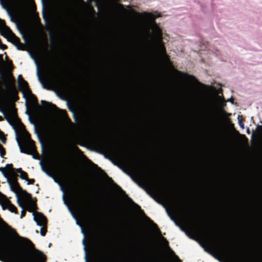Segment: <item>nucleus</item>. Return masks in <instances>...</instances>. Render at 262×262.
<instances>
[{
	"instance_id": "1",
	"label": "nucleus",
	"mask_w": 262,
	"mask_h": 262,
	"mask_svg": "<svg viewBox=\"0 0 262 262\" xmlns=\"http://www.w3.org/2000/svg\"><path fill=\"white\" fill-rule=\"evenodd\" d=\"M3 114L15 132L20 151L32 154L35 150L34 142L30 139L23 125L18 120L14 107L12 105L8 106L4 110Z\"/></svg>"
},
{
	"instance_id": "2",
	"label": "nucleus",
	"mask_w": 262,
	"mask_h": 262,
	"mask_svg": "<svg viewBox=\"0 0 262 262\" xmlns=\"http://www.w3.org/2000/svg\"><path fill=\"white\" fill-rule=\"evenodd\" d=\"M142 18L146 21L148 27L147 32L151 31L152 40L154 45L159 49L161 54L165 55V50L164 47L163 39V32L162 29L155 21V19L161 16L160 14L156 13H149L147 12L141 14Z\"/></svg>"
},
{
	"instance_id": "3",
	"label": "nucleus",
	"mask_w": 262,
	"mask_h": 262,
	"mask_svg": "<svg viewBox=\"0 0 262 262\" xmlns=\"http://www.w3.org/2000/svg\"><path fill=\"white\" fill-rule=\"evenodd\" d=\"M0 171H2L7 178L11 190L13 191L17 196L20 190V187L16 181V172L20 173V178L23 180H28L27 174L21 170L20 168L14 169L11 164H7L5 167H1Z\"/></svg>"
},
{
	"instance_id": "4",
	"label": "nucleus",
	"mask_w": 262,
	"mask_h": 262,
	"mask_svg": "<svg viewBox=\"0 0 262 262\" xmlns=\"http://www.w3.org/2000/svg\"><path fill=\"white\" fill-rule=\"evenodd\" d=\"M18 203L19 206L23 209L21 212L20 218H22L25 215V208H26L29 212H32V213L36 212V204L28 194H27L26 199L23 201V203H21L19 201H18Z\"/></svg>"
},
{
	"instance_id": "5",
	"label": "nucleus",
	"mask_w": 262,
	"mask_h": 262,
	"mask_svg": "<svg viewBox=\"0 0 262 262\" xmlns=\"http://www.w3.org/2000/svg\"><path fill=\"white\" fill-rule=\"evenodd\" d=\"M34 220L37 225L41 227L40 228V234L45 236L46 232L47 219L41 213L34 212L33 214Z\"/></svg>"
},
{
	"instance_id": "6",
	"label": "nucleus",
	"mask_w": 262,
	"mask_h": 262,
	"mask_svg": "<svg viewBox=\"0 0 262 262\" xmlns=\"http://www.w3.org/2000/svg\"><path fill=\"white\" fill-rule=\"evenodd\" d=\"M18 86L19 90L22 92L24 97L27 99H31L33 95L29 90L28 84L23 78L21 75H19L17 78Z\"/></svg>"
},
{
	"instance_id": "7",
	"label": "nucleus",
	"mask_w": 262,
	"mask_h": 262,
	"mask_svg": "<svg viewBox=\"0 0 262 262\" xmlns=\"http://www.w3.org/2000/svg\"><path fill=\"white\" fill-rule=\"evenodd\" d=\"M0 25L3 27L2 33L8 39L14 43H17L18 38L12 32L10 29L6 26H4L3 20L0 19Z\"/></svg>"
},
{
	"instance_id": "8",
	"label": "nucleus",
	"mask_w": 262,
	"mask_h": 262,
	"mask_svg": "<svg viewBox=\"0 0 262 262\" xmlns=\"http://www.w3.org/2000/svg\"><path fill=\"white\" fill-rule=\"evenodd\" d=\"M0 203L4 209H7L12 212H16V207L10 203L5 196L3 195L0 196Z\"/></svg>"
},
{
	"instance_id": "9",
	"label": "nucleus",
	"mask_w": 262,
	"mask_h": 262,
	"mask_svg": "<svg viewBox=\"0 0 262 262\" xmlns=\"http://www.w3.org/2000/svg\"><path fill=\"white\" fill-rule=\"evenodd\" d=\"M47 80L50 85L57 88V86L59 84V79L56 72L53 71L50 72L48 76Z\"/></svg>"
},
{
	"instance_id": "10",
	"label": "nucleus",
	"mask_w": 262,
	"mask_h": 262,
	"mask_svg": "<svg viewBox=\"0 0 262 262\" xmlns=\"http://www.w3.org/2000/svg\"><path fill=\"white\" fill-rule=\"evenodd\" d=\"M217 102L219 105V107L221 111L223 110L224 107L226 106V101H225L223 98L221 96H217Z\"/></svg>"
},
{
	"instance_id": "11",
	"label": "nucleus",
	"mask_w": 262,
	"mask_h": 262,
	"mask_svg": "<svg viewBox=\"0 0 262 262\" xmlns=\"http://www.w3.org/2000/svg\"><path fill=\"white\" fill-rule=\"evenodd\" d=\"M149 223L150 224L151 228H152L153 231L155 232V233L158 234L159 231L157 225L151 221H149Z\"/></svg>"
},
{
	"instance_id": "12",
	"label": "nucleus",
	"mask_w": 262,
	"mask_h": 262,
	"mask_svg": "<svg viewBox=\"0 0 262 262\" xmlns=\"http://www.w3.org/2000/svg\"><path fill=\"white\" fill-rule=\"evenodd\" d=\"M237 119H238V124H239V126L242 129H244V124L243 123L242 117L241 116H239V115L238 116Z\"/></svg>"
},
{
	"instance_id": "13",
	"label": "nucleus",
	"mask_w": 262,
	"mask_h": 262,
	"mask_svg": "<svg viewBox=\"0 0 262 262\" xmlns=\"http://www.w3.org/2000/svg\"><path fill=\"white\" fill-rule=\"evenodd\" d=\"M0 140L3 143L5 142V138L4 136L3 133L0 130Z\"/></svg>"
},
{
	"instance_id": "14",
	"label": "nucleus",
	"mask_w": 262,
	"mask_h": 262,
	"mask_svg": "<svg viewBox=\"0 0 262 262\" xmlns=\"http://www.w3.org/2000/svg\"><path fill=\"white\" fill-rule=\"evenodd\" d=\"M221 113H222L223 115H224V116H226L227 117H229L231 115V114L227 113V112L224 111L223 110L221 111Z\"/></svg>"
},
{
	"instance_id": "15",
	"label": "nucleus",
	"mask_w": 262,
	"mask_h": 262,
	"mask_svg": "<svg viewBox=\"0 0 262 262\" xmlns=\"http://www.w3.org/2000/svg\"><path fill=\"white\" fill-rule=\"evenodd\" d=\"M187 80L190 81H192L194 80V77L191 75H187Z\"/></svg>"
},
{
	"instance_id": "16",
	"label": "nucleus",
	"mask_w": 262,
	"mask_h": 262,
	"mask_svg": "<svg viewBox=\"0 0 262 262\" xmlns=\"http://www.w3.org/2000/svg\"><path fill=\"white\" fill-rule=\"evenodd\" d=\"M65 198V197H64V194H63V200H64V204H65L68 206V208H69V210H70V211H71V207H70V205H69V204H68V203L66 201V200H65V198Z\"/></svg>"
},
{
	"instance_id": "17",
	"label": "nucleus",
	"mask_w": 262,
	"mask_h": 262,
	"mask_svg": "<svg viewBox=\"0 0 262 262\" xmlns=\"http://www.w3.org/2000/svg\"><path fill=\"white\" fill-rule=\"evenodd\" d=\"M5 154L4 149L3 147L0 144V155L1 156H3Z\"/></svg>"
},
{
	"instance_id": "18",
	"label": "nucleus",
	"mask_w": 262,
	"mask_h": 262,
	"mask_svg": "<svg viewBox=\"0 0 262 262\" xmlns=\"http://www.w3.org/2000/svg\"><path fill=\"white\" fill-rule=\"evenodd\" d=\"M9 86L10 89L13 90L14 89V84L13 81H10L9 83Z\"/></svg>"
},
{
	"instance_id": "19",
	"label": "nucleus",
	"mask_w": 262,
	"mask_h": 262,
	"mask_svg": "<svg viewBox=\"0 0 262 262\" xmlns=\"http://www.w3.org/2000/svg\"><path fill=\"white\" fill-rule=\"evenodd\" d=\"M26 181H28V184H32L34 182V180L33 179H28V180H26Z\"/></svg>"
},
{
	"instance_id": "20",
	"label": "nucleus",
	"mask_w": 262,
	"mask_h": 262,
	"mask_svg": "<svg viewBox=\"0 0 262 262\" xmlns=\"http://www.w3.org/2000/svg\"><path fill=\"white\" fill-rule=\"evenodd\" d=\"M84 249L85 253V262H88V261L87 250H86V248L85 246H84Z\"/></svg>"
},
{
	"instance_id": "21",
	"label": "nucleus",
	"mask_w": 262,
	"mask_h": 262,
	"mask_svg": "<svg viewBox=\"0 0 262 262\" xmlns=\"http://www.w3.org/2000/svg\"><path fill=\"white\" fill-rule=\"evenodd\" d=\"M81 231H82V232L83 233V234H84V237H83V239L82 240V242H83V244L84 245H85V234L82 229V228H81Z\"/></svg>"
},
{
	"instance_id": "22",
	"label": "nucleus",
	"mask_w": 262,
	"mask_h": 262,
	"mask_svg": "<svg viewBox=\"0 0 262 262\" xmlns=\"http://www.w3.org/2000/svg\"><path fill=\"white\" fill-rule=\"evenodd\" d=\"M5 48V46L3 44H2L1 42H0V48L1 49H4Z\"/></svg>"
},
{
	"instance_id": "23",
	"label": "nucleus",
	"mask_w": 262,
	"mask_h": 262,
	"mask_svg": "<svg viewBox=\"0 0 262 262\" xmlns=\"http://www.w3.org/2000/svg\"><path fill=\"white\" fill-rule=\"evenodd\" d=\"M226 102H231L232 103V101H231V100L230 99H228L227 101H226Z\"/></svg>"
},
{
	"instance_id": "24",
	"label": "nucleus",
	"mask_w": 262,
	"mask_h": 262,
	"mask_svg": "<svg viewBox=\"0 0 262 262\" xmlns=\"http://www.w3.org/2000/svg\"><path fill=\"white\" fill-rule=\"evenodd\" d=\"M226 120H227V122H230V119H228V118H227Z\"/></svg>"
},
{
	"instance_id": "25",
	"label": "nucleus",
	"mask_w": 262,
	"mask_h": 262,
	"mask_svg": "<svg viewBox=\"0 0 262 262\" xmlns=\"http://www.w3.org/2000/svg\"><path fill=\"white\" fill-rule=\"evenodd\" d=\"M3 120V118L2 116H0V121H2Z\"/></svg>"
}]
</instances>
